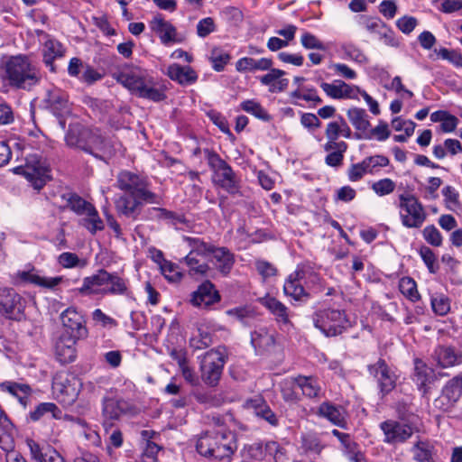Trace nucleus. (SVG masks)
<instances>
[{
    "label": "nucleus",
    "instance_id": "338daca9",
    "mask_svg": "<svg viewBox=\"0 0 462 462\" xmlns=\"http://www.w3.org/2000/svg\"><path fill=\"white\" fill-rule=\"evenodd\" d=\"M295 388H298L296 377L285 379L282 383V394L285 401L295 402L299 399L298 394L295 392Z\"/></svg>",
    "mask_w": 462,
    "mask_h": 462
},
{
    "label": "nucleus",
    "instance_id": "7c9ffc66",
    "mask_svg": "<svg viewBox=\"0 0 462 462\" xmlns=\"http://www.w3.org/2000/svg\"><path fill=\"white\" fill-rule=\"evenodd\" d=\"M267 71L259 78L261 84L267 86L271 93L283 92L289 86V79L283 78L286 72L273 67Z\"/></svg>",
    "mask_w": 462,
    "mask_h": 462
},
{
    "label": "nucleus",
    "instance_id": "a878e982",
    "mask_svg": "<svg viewBox=\"0 0 462 462\" xmlns=\"http://www.w3.org/2000/svg\"><path fill=\"white\" fill-rule=\"evenodd\" d=\"M165 74L181 86H189L198 80V74L190 66H181L178 63L169 65Z\"/></svg>",
    "mask_w": 462,
    "mask_h": 462
},
{
    "label": "nucleus",
    "instance_id": "6e6d98bb",
    "mask_svg": "<svg viewBox=\"0 0 462 462\" xmlns=\"http://www.w3.org/2000/svg\"><path fill=\"white\" fill-rule=\"evenodd\" d=\"M431 308L435 314L447 315L450 310V300L442 293H436L430 299Z\"/></svg>",
    "mask_w": 462,
    "mask_h": 462
},
{
    "label": "nucleus",
    "instance_id": "dca6fc26",
    "mask_svg": "<svg viewBox=\"0 0 462 462\" xmlns=\"http://www.w3.org/2000/svg\"><path fill=\"white\" fill-rule=\"evenodd\" d=\"M41 33L44 36L42 49V61L51 72L55 73L57 67L54 61L64 57L66 48L60 42L51 35L43 33L42 32H41Z\"/></svg>",
    "mask_w": 462,
    "mask_h": 462
},
{
    "label": "nucleus",
    "instance_id": "f704fd0d",
    "mask_svg": "<svg viewBox=\"0 0 462 462\" xmlns=\"http://www.w3.org/2000/svg\"><path fill=\"white\" fill-rule=\"evenodd\" d=\"M251 343L259 353L270 351L275 346V332L266 328H260L252 333Z\"/></svg>",
    "mask_w": 462,
    "mask_h": 462
},
{
    "label": "nucleus",
    "instance_id": "e2e57ef3",
    "mask_svg": "<svg viewBox=\"0 0 462 462\" xmlns=\"http://www.w3.org/2000/svg\"><path fill=\"white\" fill-rule=\"evenodd\" d=\"M213 68L216 71H221L230 60V55L220 48H214L210 56Z\"/></svg>",
    "mask_w": 462,
    "mask_h": 462
},
{
    "label": "nucleus",
    "instance_id": "2eb2a0df",
    "mask_svg": "<svg viewBox=\"0 0 462 462\" xmlns=\"http://www.w3.org/2000/svg\"><path fill=\"white\" fill-rule=\"evenodd\" d=\"M34 162L28 161L25 166L15 167L14 172L23 175L35 189L40 190L49 180V171L40 162Z\"/></svg>",
    "mask_w": 462,
    "mask_h": 462
},
{
    "label": "nucleus",
    "instance_id": "9b49d317",
    "mask_svg": "<svg viewBox=\"0 0 462 462\" xmlns=\"http://www.w3.org/2000/svg\"><path fill=\"white\" fill-rule=\"evenodd\" d=\"M206 152L208 153V163L213 171L214 182L229 193L237 192V180L232 168L217 153L208 150Z\"/></svg>",
    "mask_w": 462,
    "mask_h": 462
},
{
    "label": "nucleus",
    "instance_id": "39448f33",
    "mask_svg": "<svg viewBox=\"0 0 462 462\" xmlns=\"http://www.w3.org/2000/svg\"><path fill=\"white\" fill-rule=\"evenodd\" d=\"M115 78L118 83L142 98L160 102L166 97L163 89L157 87L155 79L140 68L122 70Z\"/></svg>",
    "mask_w": 462,
    "mask_h": 462
},
{
    "label": "nucleus",
    "instance_id": "0eeeda50",
    "mask_svg": "<svg viewBox=\"0 0 462 462\" xmlns=\"http://www.w3.org/2000/svg\"><path fill=\"white\" fill-rule=\"evenodd\" d=\"M401 420L388 419L379 424L383 432V442L390 446H397L407 442L419 428L412 420H406L398 410Z\"/></svg>",
    "mask_w": 462,
    "mask_h": 462
},
{
    "label": "nucleus",
    "instance_id": "bf43d9fd",
    "mask_svg": "<svg viewBox=\"0 0 462 462\" xmlns=\"http://www.w3.org/2000/svg\"><path fill=\"white\" fill-rule=\"evenodd\" d=\"M369 173L370 171L367 167L365 160L358 163L352 164L347 170V178L350 181L356 182L360 180L365 174Z\"/></svg>",
    "mask_w": 462,
    "mask_h": 462
},
{
    "label": "nucleus",
    "instance_id": "9d476101",
    "mask_svg": "<svg viewBox=\"0 0 462 462\" xmlns=\"http://www.w3.org/2000/svg\"><path fill=\"white\" fill-rule=\"evenodd\" d=\"M226 364V348L219 346L210 349L200 357L202 381L208 386H216L222 375Z\"/></svg>",
    "mask_w": 462,
    "mask_h": 462
},
{
    "label": "nucleus",
    "instance_id": "37998d69",
    "mask_svg": "<svg viewBox=\"0 0 462 462\" xmlns=\"http://www.w3.org/2000/svg\"><path fill=\"white\" fill-rule=\"evenodd\" d=\"M411 451L417 462H434V447L429 440H417Z\"/></svg>",
    "mask_w": 462,
    "mask_h": 462
},
{
    "label": "nucleus",
    "instance_id": "c85d7f7f",
    "mask_svg": "<svg viewBox=\"0 0 462 462\" xmlns=\"http://www.w3.org/2000/svg\"><path fill=\"white\" fill-rule=\"evenodd\" d=\"M317 414L341 428L345 427L346 423V410L342 406L335 405L330 402H322L318 408Z\"/></svg>",
    "mask_w": 462,
    "mask_h": 462
},
{
    "label": "nucleus",
    "instance_id": "c9c22d12",
    "mask_svg": "<svg viewBox=\"0 0 462 462\" xmlns=\"http://www.w3.org/2000/svg\"><path fill=\"white\" fill-rule=\"evenodd\" d=\"M88 148L89 150H84L96 157H103L110 155L112 153V147L109 143L101 135L98 130H91V136L87 139Z\"/></svg>",
    "mask_w": 462,
    "mask_h": 462
},
{
    "label": "nucleus",
    "instance_id": "f257e3e1",
    "mask_svg": "<svg viewBox=\"0 0 462 462\" xmlns=\"http://www.w3.org/2000/svg\"><path fill=\"white\" fill-rule=\"evenodd\" d=\"M117 188L125 192L115 202L117 212L136 219L143 202L158 203V196L149 189L147 180L128 171H121L116 179Z\"/></svg>",
    "mask_w": 462,
    "mask_h": 462
},
{
    "label": "nucleus",
    "instance_id": "a211bd4d",
    "mask_svg": "<svg viewBox=\"0 0 462 462\" xmlns=\"http://www.w3.org/2000/svg\"><path fill=\"white\" fill-rule=\"evenodd\" d=\"M43 101L46 108L56 116H62L69 112V96L59 88L47 89Z\"/></svg>",
    "mask_w": 462,
    "mask_h": 462
},
{
    "label": "nucleus",
    "instance_id": "72a5a7b5",
    "mask_svg": "<svg viewBox=\"0 0 462 462\" xmlns=\"http://www.w3.org/2000/svg\"><path fill=\"white\" fill-rule=\"evenodd\" d=\"M263 304L275 317V320L283 328H290L292 324L290 320L291 313L287 306L273 297L263 300Z\"/></svg>",
    "mask_w": 462,
    "mask_h": 462
},
{
    "label": "nucleus",
    "instance_id": "4c0bfd02",
    "mask_svg": "<svg viewBox=\"0 0 462 462\" xmlns=\"http://www.w3.org/2000/svg\"><path fill=\"white\" fill-rule=\"evenodd\" d=\"M322 148L328 153L325 157L328 166L338 168L343 164L344 154L348 148L346 142L340 141L339 144H323Z\"/></svg>",
    "mask_w": 462,
    "mask_h": 462
},
{
    "label": "nucleus",
    "instance_id": "473e14b6",
    "mask_svg": "<svg viewBox=\"0 0 462 462\" xmlns=\"http://www.w3.org/2000/svg\"><path fill=\"white\" fill-rule=\"evenodd\" d=\"M211 261L225 276L229 274L235 263L234 254L226 247L214 246L210 253Z\"/></svg>",
    "mask_w": 462,
    "mask_h": 462
},
{
    "label": "nucleus",
    "instance_id": "c756f323",
    "mask_svg": "<svg viewBox=\"0 0 462 462\" xmlns=\"http://www.w3.org/2000/svg\"><path fill=\"white\" fill-rule=\"evenodd\" d=\"M434 372L422 360H414L413 381L418 389L425 396L430 391V384L433 381Z\"/></svg>",
    "mask_w": 462,
    "mask_h": 462
},
{
    "label": "nucleus",
    "instance_id": "58836bf2",
    "mask_svg": "<svg viewBox=\"0 0 462 462\" xmlns=\"http://www.w3.org/2000/svg\"><path fill=\"white\" fill-rule=\"evenodd\" d=\"M296 383L302 394L308 398H320L323 394L319 380L313 376L300 375L296 377Z\"/></svg>",
    "mask_w": 462,
    "mask_h": 462
},
{
    "label": "nucleus",
    "instance_id": "7ed1b4c3",
    "mask_svg": "<svg viewBox=\"0 0 462 462\" xmlns=\"http://www.w3.org/2000/svg\"><path fill=\"white\" fill-rule=\"evenodd\" d=\"M212 420L216 429L198 436L196 449L205 457L216 459L230 457L237 448L236 435L225 427L222 418L213 417Z\"/></svg>",
    "mask_w": 462,
    "mask_h": 462
},
{
    "label": "nucleus",
    "instance_id": "5fc2aeb1",
    "mask_svg": "<svg viewBox=\"0 0 462 462\" xmlns=\"http://www.w3.org/2000/svg\"><path fill=\"white\" fill-rule=\"evenodd\" d=\"M341 50L346 58L356 63L365 64L368 61V59L366 55L364 53V51L359 47L353 43H343L341 45Z\"/></svg>",
    "mask_w": 462,
    "mask_h": 462
},
{
    "label": "nucleus",
    "instance_id": "423d86ee",
    "mask_svg": "<svg viewBox=\"0 0 462 462\" xmlns=\"http://www.w3.org/2000/svg\"><path fill=\"white\" fill-rule=\"evenodd\" d=\"M115 78L118 83L142 98L160 102L166 97L163 89L157 87L155 79L140 68L122 70Z\"/></svg>",
    "mask_w": 462,
    "mask_h": 462
},
{
    "label": "nucleus",
    "instance_id": "0e129e2a",
    "mask_svg": "<svg viewBox=\"0 0 462 462\" xmlns=\"http://www.w3.org/2000/svg\"><path fill=\"white\" fill-rule=\"evenodd\" d=\"M58 261L64 268L84 267L86 265V261L80 260L76 254L70 252L60 254Z\"/></svg>",
    "mask_w": 462,
    "mask_h": 462
},
{
    "label": "nucleus",
    "instance_id": "79ce46f5",
    "mask_svg": "<svg viewBox=\"0 0 462 462\" xmlns=\"http://www.w3.org/2000/svg\"><path fill=\"white\" fill-rule=\"evenodd\" d=\"M147 212L148 217L170 220L171 224L174 226L177 229H181V226L187 223V220L183 216L176 215L173 212L168 211L165 208H149Z\"/></svg>",
    "mask_w": 462,
    "mask_h": 462
},
{
    "label": "nucleus",
    "instance_id": "20e7f679",
    "mask_svg": "<svg viewBox=\"0 0 462 462\" xmlns=\"http://www.w3.org/2000/svg\"><path fill=\"white\" fill-rule=\"evenodd\" d=\"M320 282L313 264L310 262L301 263L285 280L283 292L295 301L307 302L310 299V290L321 291Z\"/></svg>",
    "mask_w": 462,
    "mask_h": 462
},
{
    "label": "nucleus",
    "instance_id": "864d4df0",
    "mask_svg": "<svg viewBox=\"0 0 462 462\" xmlns=\"http://www.w3.org/2000/svg\"><path fill=\"white\" fill-rule=\"evenodd\" d=\"M68 208L79 216H84L94 206L77 194H70L67 199Z\"/></svg>",
    "mask_w": 462,
    "mask_h": 462
},
{
    "label": "nucleus",
    "instance_id": "e433bc0d",
    "mask_svg": "<svg viewBox=\"0 0 462 462\" xmlns=\"http://www.w3.org/2000/svg\"><path fill=\"white\" fill-rule=\"evenodd\" d=\"M273 65V60L269 58L254 59L243 57L236 62V69L238 72H254L257 70H269Z\"/></svg>",
    "mask_w": 462,
    "mask_h": 462
},
{
    "label": "nucleus",
    "instance_id": "052dcab7",
    "mask_svg": "<svg viewBox=\"0 0 462 462\" xmlns=\"http://www.w3.org/2000/svg\"><path fill=\"white\" fill-rule=\"evenodd\" d=\"M419 254L428 267L430 273H435L439 269V264L437 263V257L433 251L428 246H421L419 250Z\"/></svg>",
    "mask_w": 462,
    "mask_h": 462
},
{
    "label": "nucleus",
    "instance_id": "2f4dec72",
    "mask_svg": "<svg viewBox=\"0 0 462 462\" xmlns=\"http://www.w3.org/2000/svg\"><path fill=\"white\" fill-rule=\"evenodd\" d=\"M91 136V129L86 128L79 124L69 125L65 135V141L70 147L79 148L82 151L89 150L87 139Z\"/></svg>",
    "mask_w": 462,
    "mask_h": 462
},
{
    "label": "nucleus",
    "instance_id": "cd10ccee",
    "mask_svg": "<svg viewBox=\"0 0 462 462\" xmlns=\"http://www.w3.org/2000/svg\"><path fill=\"white\" fill-rule=\"evenodd\" d=\"M352 131L346 121L339 116L337 120L329 122L325 130L327 142L324 144H339L337 139L341 136L346 139L351 138Z\"/></svg>",
    "mask_w": 462,
    "mask_h": 462
},
{
    "label": "nucleus",
    "instance_id": "8fccbe9b",
    "mask_svg": "<svg viewBox=\"0 0 462 462\" xmlns=\"http://www.w3.org/2000/svg\"><path fill=\"white\" fill-rule=\"evenodd\" d=\"M51 413V417L56 420L61 419L62 411L52 402L40 403L33 411L30 413V418L33 421L39 420L44 414Z\"/></svg>",
    "mask_w": 462,
    "mask_h": 462
},
{
    "label": "nucleus",
    "instance_id": "c03bdc74",
    "mask_svg": "<svg viewBox=\"0 0 462 462\" xmlns=\"http://www.w3.org/2000/svg\"><path fill=\"white\" fill-rule=\"evenodd\" d=\"M80 225L84 226L90 234L95 235L97 231H102L105 225L95 207L82 216Z\"/></svg>",
    "mask_w": 462,
    "mask_h": 462
},
{
    "label": "nucleus",
    "instance_id": "bb28decb",
    "mask_svg": "<svg viewBox=\"0 0 462 462\" xmlns=\"http://www.w3.org/2000/svg\"><path fill=\"white\" fill-rule=\"evenodd\" d=\"M79 338L60 335L55 344V356L61 364H69L76 359V343Z\"/></svg>",
    "mask_w": 462,
    "mask_h": 462
},
{
    "label": "nucleus",
    "instance_id": "4d7b16f0",
    "mask_svg": "<svg viewBox=\"0 0 462 462\" xmlns=\"http://www.w3.org/2000/svg\"><path fill=\"white\" fill-rule=\"evenodd\" d=\"M401 292L411 301H417L420 295L415 281L410 277H403L399 283Z\"/></svg>",
    "mask_w": 462,
    "mask_h": 462
},
{
    "label": "nucleus",
    "instance_id": "de8ad7c7",
    "mask_svg": "<svg viewBox=\"0 0 462 462\" xmlns=\"http://www.w3.org/2000/svg\"><path fill=\"white\" fill-rule=\"evenodd\" d=\"M0 387L2 390L15 396L23 405L26 404L31 393V388L28 384L5 382L1 383Z\"/></svg>",
    "mask_w": 462,
    "mask_h": 462
},
{
    "label": "nucleus",
    "instance_id": "69168bd1",
    "mask_svg": "<svg viewBox=\"0 0 462 462\" xmlns=\"http://www.w3.org/2000/svg\"><path fill=\"white\" fill-rule=\"evenodd\" d=\"M422 236L425 241L433 246L439 247L442 245L443 237L439 229L433 225L425 226L422 230Z\"/></svg>",
    "mask_w": 462,
    "mask_h": 462
},
{
    "label": "nucleus",
    "instance_id": "ea45409f",
    "mask_svg": "<svg viewBox=\"0 0 462 462\" xmlns=\"http://www.w3.org/2000/svg\"><path fill=\"white\" fill-rule=\"evenodd\" d=\"M154 434L151 430H143L142 438L145 441L143 451L140 456L139 462H158L157 454L160 450V447L153 441L151 440L152 436Z\"/></svg>",
    "mask_w": 462,
    "mask_h": 462
},
{
    "label": "nucleus",
    "instance_id": "f03ea898",
    "mask_svg": "<svg viewBox=\"0 0 462 462\" xmlns=\"http://www.w3.org/2000/svg\"><path fill=\"white\" fill-rule=\"evenodd\" d=\"M41 79L40 68L28 55L8 56L0 62V81L3 88L29 91Z\"/></svg>",
    "mask_w": 462,
    "mask_h": 462
},
{
    "label": "nucleus",
    "instance_id": "774afa93",
    "mask_svg": "<svg viewBox=\"0 0 462 462\" xmlns=\"http://www.w3.org/2000/svg\"><path fill=\"white\" fill-rule=\"evenodd\" d=\"M264 451L267 456L272 457L275 462H283L285 452L282 447L276 441H269L264 446Z\"/></svg>",
    "mask_w": 462,
    "mask_h": 462
},
{
    "label": "nucleus",
    "instance_id": "412c9836",
    "mask_svg": "<svg viewBox=\"0 0 462 462\" xmlns=\"http://www.w3.org/2000/svg\"><path fill=\"white\" fill-rule=\"evenodd\" d=\"M151 30L158 34L161 42L169 45L173 42H180L178 39L177 30L170 22L166 21L162 14L155 15L150 21Z\"/></svg>",
    "mask_w": 462,
    "mask_h": 462
},
{
    "label": "nucleus",
    "instance_id": "f8f14e48",
    "mask_svg": "<svg viewBox=\"0 0 462 462\" xmlns=\"http://www.w3.org/2000/svg\"><path fill=\"white\" fill-rule=\"evenodd\" d=\"M25 299L14 288L0 287V316L20 321L24 317Z\"/></svg>",
    "mask_w": 462,
    "mask_h": 462
},
{
    "label": "nucleus",
    "instance_id": "09e8293b",
    "mask_svg": "<svg viewBox=\"0 0 462 462\" xmlns=\"http://www.w3.org/2000/svg\"><path fill=\"white\" fill-rule=\"evenodd\" d=\"M240 106L245 112L251 114L254 117L263 122H269L272 119V116L269 115L266 109L263 108L262 105L254 99L245 100L240 104Z\"/></svg>",
    "mask_w": 462,
    "mask_h": 462
},
{
    "label": "nucleus",
    "instance_id": "4be33fe9",
    "mask_svg": "<svg viewBox=\"0 0 462 462\" xmlns=\"http://www.w3.org/2000/svg\"><path fill=\"white\" fill-rule=\"evenodd\" d=\"M433 358L441 368H449L462 364V351L450 346H439Z\"/></svg>",
    "mask_w": 462,
    "mask_h": 462
},
{
    "label": "nucleus",
    "instance_id": "49530a36",
    "mask_svg": "<svg viewBox=\"0 0 462 462\" xmlns=\"http://www.w3.org/2000/svg\"><path fill=\"white\" fill-rule=\"evenodd\" d=\"M347 118L352 125L358 131H366L370 126L368 115L365 109L352 107L347 110Z\"/></svg>",
    "mask_w": 462,
    "mask_h": 462
},
{
    "label": "nucleus",
    "instance_id": "393cba45",
    "mask_svg": "<svg viewBox=\"0 0 462 462\" xmlns=\"http://www.w3.org/2000/svg\"><path fill=\"white\" fill-rule=\"evenodd\" d=\"M110 273L101 269L96 274L86 277L83 280L82 287L79 289L81 294H103L105 287L108 285L110 280Z\"/></svg>",
    "mask_w": 462,
    "mask_h": 462
},
{
    "label": "nucleus",
    "instance_id": "a18cd8bd",
    "mask_svg": "<svg viewBox=\"0 0 462 462\" xmlns=\"http://www.w3.org/2000/svg\"><path fill=\"white\" fill-rule=\"evenodd\" d=\"M182 239L190 248L189 253H193V254L196 255L208 257L211 251L213 250V247L215 246L213 244L205 242L203 239L198 236H184Z\"/></svg>",
    "mask_w": 462,
    "mask_h": 462
},
{
    "label": "nucleus",
    "instance_id": "680f3d73",
    "mask_svg": "<svg viewBox=\"0 0 462 462\" xmlns=\"http://www.w3.org/2000/svg\"><path fill=\"white\" fill-rule=\"evenodd\" d=\"M300 43L307 50L326 51L325 44L314 34L304 32L300 37Z\"/></svg>",
    "mask_w": 462,
    "mask_h": 462
},
{
    "label": "nucleus",
    "instance_id": "1a4fd4ad",
    "mask_svg": "<svg viewBox=\"0 0 462 462\" xmlns=\"http://www.w3.org/2000/svg\"><path fill=\"white\" fill-rule=\"evenodd\" d=\"M312 321L315 328L326 337L340 335L350 327L345 311L337 309H323L316 311L312 316Z\"/></svg>",
    "mask_w": 462,
    "mask_h": 462
},
{
    "label": "nucleus",
    "instance_id": "6ab92c4d",
    "mask_svg": "<svg viewBox=\"0 0 462 462\" xmlns=\"http://www.w3.org/2000/svg\"><path fill=\"white\" fill-rule=\"evenodd\" d=\"M320 88L328 97L334 99H356L360 91L359 87L349 85L342 80H335L332 83L322 82Z\"/></svg>",
    "mask_w": 462,
    "mask_h": 462
},
{
    "label": "nucleus",
    "instance_id": "a19ab883",
    "mask_svg": "<svg viewBox=\"0 0 462 462\" xmlns=\"http://www.w3.org/2000/svg\"><path fill=\"white\" fill-rule=\"evenodd\" d=\"M441 393L449 403L455 404L462 396V373L447 382Z\"/></svg>",
    "mask_w": 462,
    "mask_h": 462
},
{
    "label": "nucleus",
    "instance_id": "603ef678",
    "mask_svg": "<svg viewBox=\"0 0 462 462\" xmlns=\"http://www.w3.org/2000/svg\"><path fill=\"white\" fill-rule=\"evenodd\" d=\"M341 444L349 460L353 462H365V457L359 446L352 439L349 434L346 439H342Z\"/></svg>",
    "mask_w": 462,
    "mask_h": 462
},
{
    "label": "nucleus",
    "instance_id": "13d9d810",
    "mask_svg": "<svg viewBox=\"0 0 462 462\" xmlns=\"http://www.w3.org/2000/svg\"><path fill=\"white\" fill-rule=\"evenodd\" d=\"M396 184L392 179L384 178L374 182L371 189L377 196L383 197L393 193Z\"/></svg>",
    "mask_w": 462,
    "mask_h": 462
},
{
    "label": "nucleus",
    "instance_id": "b1692460",
    "mask_svg": "<svg viewBox=\"0 0 462 462\" xmlns=\"http://www.w3.org/2000/svg\"><path fill=\"white\" fill-rule=\"evenodd\" d=\"M16 276L22 282L32 283L36 286L49 290H54L58 285H60L64 281V278L62 276H42L33 269L31 271H19L17 272Z\"/></svg>",
    "mask_w": 462,
    "mask_h": 462
},
{
    "label": "nucleus",
    "instance_id": "4468645a",
    "mask_svg": "<svg viewBox=\"0 0 462 462\" xmlns=\"http://www.w3.org/2000/svg\"><path fill=\"white\" fill-rule=\"evenodd\" d=\"M79 384L75 377L58 375L53 380L52 391L59 402L69 405L79 395Z\"/></svg>",
    "mask_w": 462,
    "mask_h": 462
},
{
    "label": "nucleus",
    "instance_id": "5701e85b",
    "mask_svg": "<svg viewBox=\"0 0 462 462\" xmlns=\"http://www.w3.org/2000/svg\"><path fill=\"white\" fill-rule=\"evenodd\" d=\"M102 404V415L105 423L106 421L119 420L122 415L125 414L130 410L129 403L123 399L105 397Z\"/></svg>",
    "mask_w": 462,
    "mask_h": 462
},
{
    "label": "nucleus",
    "instance_id": "3c124183",
    "mask_svg": "<svg viewBox=\"0 0 462 462\" xmlns=\"http://www.w3.org/2000/svg\"><path fill=\"white\" fill-rule=\"evenodd\" d=\"M182 262L188 266L189 273L191 275H206L209 271V266L206 263H201L196 258V254L189 253L182 260Z\"/></svg>",
    "mask_w": 462,
    "mask_h": 462
},
{
    "label": "nucleus",
    "instance_id": "f3484780",
    "mask_svg": "<svg viewBox=\"0 0 462 462\" xmlns=\"http://www.w3.org/2000/svg\"><path fill=\"white\" fill-rule=\"evenodd\" d=\"M368 371L371 375L376 378L383 394L389 393L395 387L396 376L383 359H379L375 364L369 365Z\"/></svg>",
    "mask_w": 462,
    "mask_h": 462
},
{
    "label": "nucleus",
    "instance_id": "6e6552de",
    "mask_svg": "<svg viewBox=\"0 0 462 462\" xmlns=\"http://www.w3.org/2000/svg\"><path fill=\"white\" fill-rule=\"evenodd\" d=\"M403 226L420 228L427 218V212L419 199L412 193L404 192L398 196L395 203Z\"/></svg>",
    "mask_w": 462,
    "mask_h": 462
},
{
    "label": "nucleus",
    "instance_id": "ddd939ff",
    "mask_svg": "<svg viewBox=\"0 0 462 462\" xmlns=\"http://www.w3.org/2000/svg\"><path fill=\"white\" fill-rule=\"evenodd\" d=\"M60 319L62 324V336L79 339L87 337L88 329L85 319L75 308L66 309L61 312Z\"/></svg>",
    "mask_w": 462,
    "mask_h": 462
},
{
    "label": "nucleus",
    "instance_id": "aec40b11",
    "mask_svg": "<svg viewBox=\"0 0 462 462\" xmlns=\"http://www.w3.org/2000/svg\"><path fill=\"white\" fill-rule=\"evenodd\" d=\"M220 300V295L216 290L215 285L206 281L202 282L198 289L192 292L190 302L196 307H209Z\"/></svg>",
    "mask_w": 462,
    "mask_h": 462
}]
</instances>
